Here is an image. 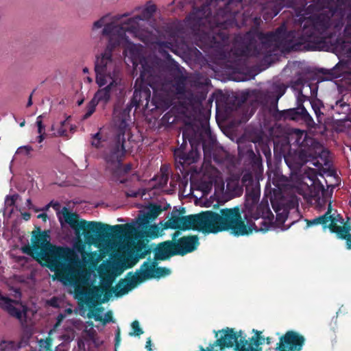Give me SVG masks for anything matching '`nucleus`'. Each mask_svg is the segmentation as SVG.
<instances>
[{
    "mask_svg": "<svg viewBox=\"0 0 351 351\" xmlns=\"http://www.w3.org/2000/svg\"><path fill=\"white\" fill-rule=\"evenodd\" d=\"M95 72V82L99 89L88 103L84 119L88 118L95 112L96 106L99 102L106 104L113 94L122 91L119 71L112 61L99 59Z\"/></svg>",
    "mask_w": 351,
    "mask_h": 351,
    "instance_id": "9d476101",
    "label": "nucleus"
},
{
    "mask_svg": "<svg viewBox=\"0 0 351 351\" xmlns=\"http://www.w3.org/2000/svg\"><path fill=\"white\" fill-rule=\"evenodd\" d=\"M66 312L68 313L69 314H71L72 313V310L69 308V309L66 310Z\"/></svg>",
    "mask_w": 351,
    "mask_h": 351,
    "instance_id": "680f3d73",
    "label": "nucleus"
},
{
    "mask_svg": "<svg viewBox=\"0 0 351 351\" xmlns=\"http://www.w3.org/2000/svg\"><path fill=\"white\" fill-rule=\"evenodd\" d=\"M330 195L322 193L321 196H319L315 203V208L319 212H325L322 215L316 217L311 221H308V226H313L316 224H324L326 227L332 230L334 226L337 225L341 222V217L339 215L336 213V211L331 208Z\"/></svg>",
    "mask_w": 351,
    "mask_h": 351,
    "instance_id": "2eb2a0df",
    "label": "nucleus"
},
{
    "mask_svg": "<svg viewBox=\"0 0 351 351\" xmlns=\"http://www.w3.org/2000/svg\"><path fill=\"white\" fill-rule=\"evenodd\" d=\"M67 343L66 341H65ZM69 346L67 343H60L56 347V351H68Z\"/></svg>",
    "mask_w": 351,
    "mask_h": 351,
    "instance_id": "79ce46f5",
    "label": "nucleus"
},
{
    "mask_svg": "<svg viewBox=\"0 0 351 351\" xmlns=\"http://www.w3.org/2000/svg\"><path fill=\"white\" fill-rule=\"evenodd\" d=\"M49 205L56 210L61 227L64 228L69 225L78 238L81 237V231L85 237H88L90 232L97 234L105 230V226L100 222L80 220L77 215L71 213L66 207L60 209V204L58 202H51Z\"/></svg>",
    "mask_w": 351,
    "mask_h": 351,
    "instance_id": "9b49d317",
    "label": "nucleus"
},
{
    "mask_svg": "<svg viewBox=\"0 0 351 351\" xmlns=\"http://www.w3.org/2000/svg\"><path fill=\"white\" fill-rule=\"evenodd\" d=\"M332 109L335 113L343 116L339 118L340 120L351 121V108L343 99L336 101L335 104L332 105Z\"/></svg>",
    "mask_w": 351,
    "mask_h": 351,
    "instance_id": "b1692460",
    "label": "nucleus"
},
{
    "mask_svg": "<svg viewBox=\"0 0 351 351\" xmlns=\"http://www.w3.org/2000/svg\"><path fill=\"white\" fill-rule=\"evenodd\" d=\"M305 99V96L303 95L302 93H298L297 99L298 102L300 103V104L298 106V111L299 112L300 117L306 123V125L308 127L313 128L315 125V122L306 109L302 105Z\"/></svg>",
    "mask_w": 351,
    "mask_h": 351,
    "instance_id": "c85d7f7f",
    "label": "nucleus"
},
{
    "mask_svg": "<svg viewBox=\"0 0 351 351\" xmlns=\"http://www.w3.org/2000/svg\"><path fill=\"white\" fill-rule=\"evenodd\" d=\"M161 212V206L156 204L149 203L141 208L138 217L132 223V226H129L130 228L128 233L132 237V241L126 247H124V252L138 256L139 253L146 248L144 239H155L162 235L165 224H163L162 221H156Z\"/></svg>",
    "mask_w": 351,
    "mask_h": 351,
    "instance_id": "6e6552de",
    "label": "nucleus"
},
{
    "mask_svg": "<svg viewBox=\"0 0 351 351\" xmlns=\"http://www.w3.org/2000/svg\"><path fill=\"white\" fill-rule=\"evenodd\" d=\"M146 348L148 349L149 351H152V343H151V339H148L147 342H146Z\"/></svg>",
    "mask_w": 351,
    "mask_h": 351,
    "instance_id": "49530a36",
    "label": "nucleus"
},
{
    "mask_svg": "<svg viewBox=\"0 0 351 351\" xmlns=\"http://www.w3.org/2000/svg\"><path fill=\"white\" fill-rule=\"evenodd\" d=\"M154 90L152 102L156 108L169 106L171 101L176 95L184 93L186 79L181 76L174 77L173 80H165L160 87L149 84Z\"/></svg>",
    "mask_w": 351,
    "mask_h": 351,
    "instance_id": "ddd939ff",
    "label": "nucleus"
},
{
    "mask_svg": "<svg viewBox=\"0 0 351 351\" xmlns=\"http://www.w3.org/2000/svg\"><path fill=\"white\" fill-rule=\"evenodd\" d=\"M19 198V195L17 194H14L11 196H7L5 199V205L7 207L12 206L15 202Z\"/></svg>",
    "mask_w": 351,
    "mask_h": 351,
    "instance_id": "4c0bfd02",
    "label": "nucleus"
},
{
    "mask_svg": "<svg viewBox=\"0 0 351 351\" xmlns=\"http://www.w3.org/2000/svg\"><path fill=\"white\" fill-rule=\"evenodd\" d=\"M101 36L108 38V43L104 50L96 56L95 66L97 65V61L100 58L112 61L119 71V75L121 79V90H123L125 88V85L121 73V62L119 59L112 53L113 50L116 47L123 46L125 47L124 54L125 63L128 64H132L134 70L136 69L138 64H141L140 77L141 80L147 84H151L152 82V80L155 77L160 64V60L158 58L153 56L144 57V47L141 45H136L131 43L127 35V40L125 42L124 41L118 45L112 46H110V36L102 34Z\"/></svg>",
    "mask_w": 351,
    "mask_h": 351,
    "instance_id": "0eeeda50",
    "label": "nucleus"
},
{
    "mask_svg": "<svg viewBox=\"0 0 351 351\" xmlns=\"http://www.w3.org/2000/svg\"><path fill=\"white\" fill-rule=\"evenodd\" d=\"M337 1L348 6L341 16L332 10L333 0H313L310 7H313L315 12L300 16L301 31L287 32L286 26L282 25L273 33L246 34L243 38L246 45L243 53L247 56L271 55L277 50L282 52L297 50L302 45L309 50H319L325 40L345 25L343 36L337 40L335 49L348 60L345 63H338L331 69H322L321 73L324 75L323 80L342 77L351 84V0Z\"/></svg>",
    "mask_w": 351,
    "mask_h": 351,
    "instance_id": "f257e3e1",
    "label": "nucleus"
},
{
    "mask_svg": "<svg viewBox=\"0 0 351 351\" xmlns=\"http://www.w3.org/2000/svg\"><path fill=\"white\" fill-rule=\"evenodd\" d=\"M132 328L134 329V332H130L131 336H138L143 333L142 329L140 328L139 323L138 321H134L132 324Z\"/></svg>",
    "mask_w": 351,
    "mask_h": 351,
    "instance_id": "e433bc0d",
    "label": "nucleus"
},
{
    "mask_svg": "<svg viewBox=\"0 0 351 351\" xmlns=\"http://www.w3.org/2000/svg\"><path fill=\"white\" fill-rule=\"evenodd\" d=\"M25 125V121H23L22 122L20 123V126L23 127Z\"/></svg>",
    "mask_w": 351,
    "mask_h": 351,
    "instance_id": "e2e57ef3",
    "label": "nucleus"
},
{
    "mask_svg": "<svg viewBox=\"0 0 351 351\" xmlns=\"http://www.w3.org/2000/svg\"><path fill=\"white\" fill-rule=\"evenodd\" d=\"M38 218H43V219H45V218H46V214H45V213H41V214H39V215H38Z\"/></svg>",
    "mask_w": 351,
    "mask_h": 351,
    "instance_id": "864d4df0",
    "label": "nucleus"
},
{
    "mask_svg": "<svg viewBox=\"0 0 351 351\" xmlns=\"http://www.w3.org/2000/svg\"><path fill=\"white\" fill-rule=\"evenodd\" d=\"M136 261L129 263L125 258L114 259L103 262L98 268L99 276L110 286L114 278L125 269L132 267Z\"/></svg>",
    "mask_w": 351,
    "mask_h": 351,
    "instance_id": "dca6fc26",
    "label": "nucleus"
},
{
    "mask_svg": "<svg viewBox=\"0 0 351 351\" xmlns=\"http://www.w3.org/2000/svg\"><path fill=\"white\" fill-rule=\"evenodd\" d=\"M156 261H147L141 267L136 277L138 281L142 282L151 278H161L170 274V269L165 267H157Z\"/></svg>",
    "mask_w": 351,
    "mask_h": 351,
    "instance_id": "6ab92c4d",
    "label": "nucleus"
},
{
    "mask_svg": "<svg viewBox=\"0 0 351 351\" xmlns=\"http://www.w3.org/2000/svg\"><path fill=\"white\" fill-rule=\"evenodd\" d=\"M50 206H51V205H49V204L46 205L45 206H44V207L41 209V210H43V211H46V210H47L49 209V208Z\"/></svg>",
    "mask_w": 351,
    "mask_h": 351,
    "instance_id": "603ef678",
    "label": "nucleus"
},
{
    "mask_svg": "<svg viewBox=\"0 0 351 351\" xmlns=\"http://www.w3.org/2000/svg\"><path fill=\"white\" fill-rule=\"evenodd\" d=\"M32 150V147L29 145L21 146L17 149L16 154L28 155Z\"/></svg>",
    "mask_w": 351,
    "mask_h": 351,
    "instance_id": "ea45409f",
    "label": "nucleus"
},
{
    "mask_svg": "<svg viewBox=\"0 0 351 351\" xmlns=\"http://www.w3.org/2000/svg\"><path fill=\"white\" fill-rule=\"evenodd\" d=\"M44 134H45V132L39 134V136L37 137V141L38 143H41L44 140V138H45Z\"/></svg>",
    "mask_w": 351,
    "mask_h": 351,
    "instance_id": "de8ad7c7",
    "label": "nucleus"
},
{
    "mask_svg": "<svg viewBox=\"0 0 351 351\" xmlns=\"http://www.w3.org/2000/svg\"><path fill=\"white\" fill-rule=\"evenodd\" d=\"M88 341H90L95 348H99L103 344V340L101 339L97 335H95L90 337Z\"/></svg>",
    "mask_w": 351,
    "mask_h": 351,
    "instance_id": "58836bf2",
    "label": "nucleus"
},
{
    "mask_svg": "<svg viewBox=\"0 0 351 351\" xmlns=\"http://www.w3.org/2000/svg\"><path fill=\"white\" fill-rule=\"evenodd\" d=\"M304 338L299 333L289 331L280 338L276 351H300L304 344Z\"/></svg>",
    "mask_w": 351,
    "mask_h": 351,
    "instance_id": "a211bd4d",
    "label": "nucleus"
},
{
    "mask_svg": "<svg viewBox=\"0 0 351 351\" xmlns=\"http://www.w3.org/2000/svg\"><path fill=\"white\" fill-rule=\"evenodd\" d=\"M29 217H30V215H29V214H28V213H24V214H23V218H24L25 220H28V219H29Z\"/></svg>",
    "mask_w": 351,
    "mask_h": 351,
    "instance_id": "3c124183",
    "label": "nucleus"
},
{
    "mask_svg": "<svg viewBox=\"0 0 351 351\" xmlns=\"http://www.w3.org/2000/svg\"><path fill=\"white\" fill-rule=\"evenodd\" d=\"M298 110V107L296 108H292V109H289V110H287L285 112V117L289 118L290 119H293V120L298 119L300 117V114Z\"/></svg>",
    "mask_w": 351,
    "mask_h": 351,
    "instance_id": "c9c22d12",
    "label": "nucleus"
},
{
    "mask_svg": "<svg viewBox=\"0 0 351 351\" xmlns=\"http://www.w3.org/2000/svg\"><path fill=\"white\" fill-rule=\"evenodd\" d=\"M88 71V68L85 67V68L83 69V72L84 73H87Z\"/></svg>",
    "mask_w": 351,
    "mask_h": 351,
    "instance_id": "052dcab7",
    "label": "nucleus"
},
{
    "mask_svg": "<svg viewBox=\"0 0 351 351\" xmlns=\"http://www.w3.org/2000/svg\"><path fill=\"white\" fill-rule=\"evenodd\" d=\"M266 341H267V344H270V343H271V338H269V337H267V338L266 339Z\"/></svg>",
    "mask_w": 351,
    "mask_h": 351,
    "instance_id": "5fc2aeb1",
    "label": "nucleus"
},
{
    "mask_svg": "<svg viewBox=\"0 0 351 351\" xmlns=\"http://www.w3.org/2000/svg\"><path fill=\"white\" fill-rule=\"evenodd\" d=\"M156 5L147 1L143 5L134 8L132 12L112 14H106L93 23L91 36L101 29L102 34L110 36V45H115L125 42L126 33L145 43H152L158 31L149 21L156 12Z\"/></svg>",
    "mask_w": 351,
    "mask_h": 351,
    "instance_id": "7ed1b4c3",
    "label": "nucleus"
},
{
    "mask_svg": "<svg viewBox=\"0 0 351 351\" xmlns=\"http://www.w3.org/2000/svg\"><path fill=\"white\" fill-rule=\"evenodd\" d=\"M65 315L60 314L57 317V322L53 330H59V338L64 341L71 342L75 336L77 331H83L87 339L97 334L91 322H83L79 319L73 318L64 320Z\"/></svg>",
    "mask_w": 351,
    "mask_h": 351,
    "instance_id": "4468645a",
    "label": "nucleus"
},
{
    "mask_svg": "<svg viewBox=\"0 0 351 351\" xmlns=\"http://www.w3.org/2000/svg\"><path fill=\"white\" fill-rule=\"evenodd\" d=\"M182 138H183V141L184 142L186 141V138H185V134L184 132L182 134Z\"/></svg>",
    "mask_w": 351,
    "mask_h": 351,
    "instance_id": "338daca9",
    "label": "nucleus"
},
{
    "mask_svg": "<svg viewBox=\"0 0 351 351\" xmlns=\"http://www.w3.org/2000/svg\"><path fill=\"white\" fill-rule=\"evenodd\" d=\"M318 163H319V162H318V161H317V162H313V164L315 166H317V167H318V166H319Z\"/></svg>",
    "mask_w": 351,
    "mask_h": 351,
    "instance_id": "0e129e2a",
    "label": "nucleus"
},
{
    "mask_svg": "<svg viewBox=\"0 0 351 351\" xmlns=\"http://www.w3.org/2000/svg\"><path fill=\"white\" fill-rule=\"evenodd\" d=\"M137 280H123L120 281L112 290V293L115 297H121L127 294L129 291L133 289L137 282Z\"/></svg>",
    "mask_w": 351,
    "mask_h": 351,
    "instance_id": "bb28decb",
    "label": "nucleus"
},
{
    "mask_svg": "<svg viewBox=\"0 0 351 351\" xmlns=\"http://www.w3.org/2000/svg\"><path fill=\"white\" fill-rule=\"evenodd\" d=\"M174 155L176 160L182 165L195 163L199 158L198 151L197 149H194L193 147L188 154H186L184 151L183 144L180 148L175 150Z\"/></svg>",
    "mask_w": 351,
    "mask_h": 351,
    "instance_id": "4be33fe9",
    "label": "nucleus"
},
{
    "mask_svg": "<svg viewBox=\"0 0 351 351\" xmlns=\"http://www.w3.org/2000/svg\"><path fill=\"white\" fill-rule=\"evenodd\" d=\"M350 227L343 223L341 219V222L332 228L331 232H335L339 238L346 239V247L348 250L351 249V234H350Z\"/></svg>",
    "mask_w": 351,
    "mask_h": 351,
    "instance_id": "393cba45",
    "label": "nucleus"
},
{
    "mask_svg": "<svg viewBox=\"0 0 351 351\" xmlns=\"http://www.w3.org/2000/svg\"><path fill=\"white\" fill-rule=\"evenodd\" d=\"M32 105V95H30V96L29 97V99H28V101H27V106L29 107Z\"/></svg>",
    "mask_w": 351,
    "mask_h": 351,
    "instance_id": "09e8293b",
    "label": "nucleus"
},
{
    "mask_svg": "<svg viewBox=\"0 0 351 351\" xmlns=\"http://www.w3.org/2000/svg\"><path fill=\"white\" fill-rule=\"evenodd\" d=\"M165 228L183 230L193 229L213 233L228 230L236 236L248 234V230L241 221L238 208L223 210L221 215L211 211L189 216H180L172 213L165 223Z\"/></svg>",
    "mask_w": 351,
    "mask_h": 351,
    "instance_id": "423d86ee",
    "label": "nucleus"
},
{
    "mask_svg": "<svg viewBox=\"0 0 351 351\" xmlns=\"http://www.w3.org/2000/svg\"><path fill=\"white\" fill-rule=\"evenodd\" d=\"M22 346V342L16 343L13 341H1L0 351H14Z\"/></svg>",
    "mask_w": 351,
    "mask_h": 351,
    "instance_id": "473e14b6",
    "label": "nucleus"
},
{
    "mask_svg": "<svg viewBox=\"0 0 351 351\" xmlns=\"http://www.w3.org/2000/svg\"><path fill=\"white\" fill-rule=\"evenodd\" d=\"M197 245L196 237H186L180 239L176 245L178 254L184 255L193 251Z\"/></svg>",
    "mask_w": 351,
    "mask_h": 351,
    "instance_id": "5701e85b",
    "label": "nucleus"
},
{
    "mask_svg": "<svg viewBox=\"0 0 351 351\" xmlns=\"http://www.w3.org/2000/svg\"><path fill=\"white\" fill-rule=\"evenodd\" d=\"M212 37H213L215 43H217L218 42L217 40V38H215L214 36H212Z\"/></svg>",
    "mask_w": 351,
    "mask_h": 351,
    "instance_id": "69168bd1",
    "label": "nucleus"
},
{
    "mask_svg": "<svg viewBox=\"0 0 351 351\" xmlns=\"http://www.w3.org/2000/svg\"><path fill=\"white\" fill-rule=\"evenodd\" d=\"M136 82L135 87H136ZM151 91L147 86L135 88L133 97L129 104L125 109L121 112L117 108L114 109V117L116 125L118 126V134L116 137V142L113 147H112L108 153L105 155V160L106 162L107 169L112 171L114 179L120 183H125L127 180L125 176L131 170L130 164L122 166L121 161L125 154V136L128 138L130 136L128 122L130 121V112L133 107H138L143 106L145 108H149V102H151L153 108H156L150 101Z\"/></svg>",
    "mask_w": 351,
    "mask_h": 351,
    "instance_id": "39448f33",
    "label": "nucleus"
},
{
    "mask_svg": "<svg viewBox=\"0 0 351 351\" xmlns=\"http://www.w3.org/2000/svg\"><path fill=\"white\" fill-rule=\"evenodd\" d=\"M242 183L246 186L245 200L243 212L245 219L249 221L254 219L252 224H250L248 233L252 230L256 232L267 231L270 229L280 228L282 230H287L289 226L285 227L284 223L287 219L289 212L291 209L297 208L298 200L295 195L283 196L280 199H271V205L276 213V218L271 212L267 202H261L258 204L260 198V190L250 186L253 182V175L250 171H245L241 179Z\"/></svg>",
    "mask_w": 351,
    "mask_h": 351,
    "instance_id": "20e7f679",
    "label": "nucleus"
},
{
    "mask_svg": "<svg viewBox=\"0 0 351 351\" xmlns=\"http://www.w3.org/2000/svg\"><path fill=\"white\" fill-rule=\"evenodd\" d=\"M58 302H59L57 298H51V299L48 302V303H49L51 306H54V307H56V306H58Z\"/></svg>",
    "mask_w": 351,
    "mask_h": 351,
    "instance_id": "c03bdc74",
    "label": "nucleus"
},
{
    "mask_svg": "<svg viewBox=\"0 0 351 351\" xmlns=\"http://www.w3.org/2000/svg\"><path fill=\"white\" fill-rule=\"evenodd\" d=\"M66 124L67 120H64L60 122V125H53L52 130L54 131V134L60 136H66L67 133Z\"/></svg>",
    "mask_w": 351,
    "mask_h": 351,
    "instance_id": "f704fd0d",
    "label": "nucleus"
},
{
    "mask_svg": "<svg viewBox=\"0 0 351 351\" xmlns=\"http://www.w3.org/2000/svg\"><path fill=\"white\" fill-rule=\"evenodd\" d=\"M108 141L107 133L104 130L100 129L98 132L92 136L91 145L96 148H99L105 146Z\"/></svg>",
    "mask_w": 351,
    "mask_h": 351,
    "instance_id": "7c9ffc66",
    "label": "nucleus"
},
{
    "mask_svg": "<svg viewBox=\"0 0 351 351\" xmlns=\"http://www.w3.org/2000/svg\"><path fill=\"white\" fill-rule=\"evenodd\" d=\"M242 0H210L201 9L193 10L187 16V23L193 29L208 27L213 33L215 28L223 26V23L234 17L237 10L233 7L240 4Z\"/></svg>",
    "mask_w": 351,
    "mask_h": 351,
    "instance_id": "1a4fd4ad",
    "label": "nucleus"
},
{
    "mask_svg": "<svg viewBox=\"0 0 351 351\" xmlns=\"http://www.w3.org/2000/svg\"><path fill=\"white\" fill-rule=\"evenodd\" d=\"M176 245L171 241L160 244L156 250V258L165 259L169 256L177 254Z\"/></svg>",
    "mask_w": 351,
    "mask_h": 351,
    "instance_id": "a878e982",
    "label": "nucleus"
},
{
    "mask_svg": "<svg viewBox=\"0 0 351 351\" xmlns=\"http://www.w3.org/2000/svg\"><path fill=\"white\" fill-rule=\"evenodd\" d=\"M315 178L314 169H310L308 171L304 170L303 173L292 175L291 177L293 182V187L301 195H304L309 191V187L313 185Z\"/></svg>",
    "mask_w": 351,
    "mask_h": 351,
    "instance_id": "aec40b11",
    "label": "nucleus"
},
{
    "mask_svg": "<svg viewBox=\"0 0 351 351\" xmlns=\"http://www.w3.org/2000/svg\"><path fill=\"white\" fill-rule=\"evenodd\" d=\"M276 2L274 3H269L267 4L268 8H271V12L267 11L266 8L263 9L264 15H267V16H263V18L267 19L268 18H273L276 16L280 10L284 6H289L292 3L291 0H275Z\"/></svg>",
    "mask_w": 351,
    "mask_h": 351,
    "instance_id": "cd10ccee",
    "label": "nucleus"
},
{
    "mask_svg": "<svg viewBox=\"0 0 351 351\" xmlns=\"http://www.w3.org/2000/svg\"><path fill=\"white\" fill-rule=\"evenodd\" d=\"M312 108L316 115L317 121L321 123L324 113L321 111V108L323 107L322 104L319 100H313L311 102Z\"/></svg>",
    "mask_w": 351,
    "mask_h": 351,
    "instance_id": "72a5a7b5",
    "label": "nucleus"
},
{
    "mask_svg": "<svg viewBox=\"0 0 351 351\" xmlns=\"http://www.w3.org/2000/svg\"><path fill=\"white\" fill-rule=\"evenodd\" d=\"M36 123L38 127V134L45 132V126L43 125V115H40L37 117Z\"/></svg>",
    "mask_w": 351,
    "mask_h": 351,
    "instance_id": "a19ab883",
    "label": "nucleus"
},
{
    "mask_svg": "<svg viewBox=\"0 0 351 351\" xmlns=\"http://www.w3.org/2000/svg\"><path fill=\"white\" fill-rule=\"evenodd\" d=\"M87 317L93 318L97 322H103L104 324L112 322V316L110 313L104 314L101 308H95L87 314Z\"/></svg>",
    "mask_w": 351,
    "mask_h": 351,
    "instance_id": "c756f323",
    "label": "nucleus"
},
{
    "mask_svg": "<svg viewBox=\"0 0 351 351\" xmlns=\"http://www.w3.org/2000/svg\"><path fill=\"white\" fill-rule=\"evenodd\" d=\"M128 195H129V196H136V193H132V194H128Z\"/></svg>",
    "mask_w": 351,
    "mask_h": 351,
    "instance_id": "774afa93",
    "label": "nucleus"
},
{
    "mask_svg": "<svg viewBox=\"0 0 351 351\" xmlns=\"http://www.w3.org/2000/svg\"><path fill=\"white\" fill-rule=\"evenodd\" d=\"M241 331L236 332L232 328H226L215 332V343L206 349L199 351H224L226 348H232L238 343L239 339L242 336Z\"/></svg>",
    "mask_w": 351,
    "mask_h": 351,
    "instance_id": "f3484780",
    "label": "nucleus"
},
{
    "mask_svg": "<svg viewBox=\"0 0 351 351\" xmlns=\"http://www.w3.org/2000/svg\"><path fill=\"white\" fill-rule=\"evenodd\" d=\"M255 336L252 337L250 342H248L245 336H242L239 339L238 343L236 344V350L237 351H262L259 348V345L263 343L264 339L261 336L260 332L253 330Z\"/></svg>",
    "mask_w": 351,
    "mask_h": 351,
    "instance_id": "412c9836",
    "label": "nucleus"
},
{
    "mask_svg": "<svg viewBox=\"0 0 351 351\" xmlns=\"http://www.w3.org/2000/svg\"><path fill=\"white\" fill-rule=\"evenodd\" d=\"M32 332H27V338H29L32 335Z\"/></svg>",
    "mask_w": 351,
    "mask_h": 351,
    "instance_id": "bf43d9fd",
    "label": "nucleus"
},
{
    "mask_svg": "<svg viewBox=\"0 0 351 351\" xmlns=\"http://www.w3.org/2000/svg\"><path fill=\"white\" fill-rule=\"evenodd\" d=\"M27 206L29 208H32V204L30 199H27Z\"/></svg>",
    "mask_w": 351,
    "mask_h": 351,
    "instance_id": "8fccbe9b",
    "label": "nucleus"
},
{
    "mask_svg": "<svg viewBox=\"0 0 351 351\" xmlns=\"http://www.w3.org/2000/svg\"><path fill=\"white\" fill-rule=\"evenodd\" d=\"M285 91V89H282L281 88H278L277 98H276L277 101L284 95Z\"/></svg>",
    "mask_w": 351,
    "mask_h": 351,
    "instance_id": "a18cd8bd",
    "label": "nucleus"
},
{
    "mask_svg": "<svg viewBox=\"0 0 351 351\" xmlns=\"http://www.w3.org/2000/svg\"><path fill=\"white\" fill-rule=\"evenodd\" d=\"M180 234V232L179 231H177L176 233H174L173 234V237H176L177 236H178Z\"/></svg>",
    "mask_w": 351,
    "mask_h": 351,
    "instance_id": "13d9d810",
    "label": "nucleus"
},
{
    "mask_svg": "<svg viewBox=\"0 0 351 351\" xmlns=\"http://www.w3.org/2000/svg\"><path fill=\"white\" fill-rule=\"evenodd\" d=\"M49 234L44 232L36 238L32 254L38 261H45L51 271L64 285L84 289L96 278L94 269L99 261L96 252L85 251L80 237L75 236L71 247H58L50 243Z\"/></svg>",
    "mask_w": 351,
    "mask_h": 351,
    "instance_id": "f03ea898",
    "label": "nucleus"
},
{
    "mask_svg": "<svg viewBox=\"0 0 351 351\" xmlns=\"http://www.w3.org/2000/svg\"><path fill=\"white\" fill-rule=\"evenodd\" d=\"M38 343H39L40 347H41V348H47L51 346V343L47 340L40 339L38 341Z\"/></svg>",
    "mask_w": 351,
    "mask_h": 351,
    "instance_id": "37998d69",
    "label": "nucleus"
},
{
    "mask_svg": "<svg viewBox=\"0 0 351 351\" xmlns=\"http://www.w3.org/2000/svg\"><path fill=\"white\" fill-rule=\"evenodd\" d=\"M169 176L168 167L166 166L161 167L160 174L155 176L153 179V181L156 182L154 187L163 188L166 186L169 180Z\"/></svg>",
    "mask_w": 351,
    "mask_h": 351,
    "instance_id": "2f4dec72",
    "label": "nucleus"
},
{
    "mask_svg": "<svg viewBox=\"0 0 351 351\" xmlns=\"http://www.w3.org/2000/svg\"><path fill=\"white\" fill-rule=\"evenodd\" d=\"M20 297H21V293L19 291H16V298H20Z\"/></svg>",
    "mask_w": 351,
    "mask_h": 351,
    "instance_id": "6e6d98bb",
    "label": "nucleus"
},
{
    "mask_svg": "<svg viewBox=\"0 0 351 351\" xmlns=\"http://www.w3.org/2000/svg\"><path fill=\"white\" fill-rule=\"evenodd\" d=\"M291 138L294 140V143L302 149L299 152V158L301 162H308L318 158L323 160L324 165H327L328 152L324 148L318 141L309 137L304 130H293Z\"/></svg>",
    "mask_w": 351,
    "mask_h": 351,
    "instance_id": "f8f14e48",
    "label": "nucleus"
},
{
    "mask_svg": "<svg viewBox=\"0 0 351 351\" xmlns=\"http://www.w3.org/2000/svg\"><path fill=\"white\" fill-rule=\"evenodd\" d=\"M116 340L118 342L119 341V332H118L116 336Z\"/></svg>",
    "mask_w": 351,
    "mask_h": 351,
    "instance_id": "4d7b16f0",
    "label": "nucleus"
}]
</instances>
